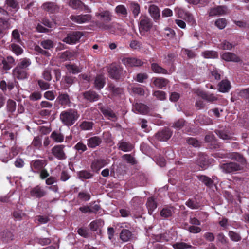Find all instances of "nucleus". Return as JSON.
<instances>
[{
  "label": "nucleus",
  "mask_w": 249,
  "mask_h": 249,
  "mask_svg": "<svg viewBox=\"0 0 249 249\" xmlns=\"http://www.w3.org/2000/svg\"><path fill=\"white\" fill-rule=\"evenodd\" d=\"M151 68L154 72L162 74L167 73V70L162 68L156 63H152L151 65Z\"/></svg>",
  "instance_id": "a18cd8bd"
},
{
  "label": "nucleus",
  "mask_w": 249,
  "mask_h": 249,
  "mask_svg": "<svg viewBox=\"0 0 249 249\" xmlns=\"http://www.w3.org/2000/svg\"><path fill=\"white\" fill-rule=\"evenodd\" d=\"M74 148L80 153H83L87 150V146L81 142L76 143Z\"/></svg>",
  "instance_id": "4d7b16f0"
},
{
  "label": "nucleus",
  "mask_w": 249,
  "mask_h": 249,
  "mask_svg": "<svg viewBox=\"0 0 249 249\" xmlns=\"http://www.w3.org/2000/svg\"><path fill=\"white\" fill-rule=\"evenodd\" d=\"M13 215L15 220L16 221H20L26 216V213L20 210L14 211L13 213Z\"/></svg>",
  "instance_id": "4c0bfd02"
},
{
  "label": "nucleus",
  "mask_w": 249,
  "mask_h": 249,
  "mask_svg": "<svg viewBox=\"0 0 249 249\" xmlns=\"http://www.w3.org/2000/svg\"><path fill=\"white\" fill-rule=\"evenodd\" d=\"M198 95L202 99H204L209 102L213 103L218 100L217 95L214 94L208 93L203 91H200L198 93Z\"/></svg>",
  "instance_id": "2eb2a0df"
},
{
  "label": "nucleus",
  "mask_w": 249,
  "mask_h": 249,
  "mask_svg": "<svg viewBox=\"0 0 249 249\" xmlns=\"http://www.w3.org/2000/svg\"><path fill=\"white\" fill-rule=\"evenodd\" d=\"M15 60L11 56H8L6 59L2 61L3 69L6 70H10L14 64Z\"/></svg>",
  "instance_id": "473e14b6"
},
{
  "label": "nucleus",
  "mask_w": 249,
  "mask_h": 249,
  "mask_svg": "<svg viewBox=\"0 0 249 249\" xmlns=\"http://www.w3.org/2000/svg\"><path fill=\"white\" fill-rule=\"evenodd\" d=\"M51 138L56 142H62L64 141V136L60 132L53 131L51 135Z\"/></svg>",
  "instance_id": "f704fd0d"
},
{
  "label": "nucleus",
  "mask_w": 249,
  "mask_h": 249,
  "mask_svg": "<svg viewBox=\"0 0 249 249\" xmlns=\"http://www.w3.org/2000/svg\"><path fill=\"white\" fill-rule=\"evenodd\" d=\"M174 249H185L192 247V246L184 242H177L173 245Z\"/></svg>",
  "instance_id": "3c124183"
},
{
  "label": "nucleus",
  "mask_w": 249,
  "mask_h": 249,
  "mask_svg": "<svg viewBox=\"0 0 249 249\" xmlns=\"http://www.w3.org/2000/svg\"><path fill=\"white\" fill-rule=\"evenodd\" d=\"M115 13L123 17H126L127 16V10L124 5H119L115 8Z\"/></svg>",
  "instance_id": "72a5a7b5"
},
{
  "label": "nucleus",
  "mask_w": 249,
  "mask_h": 249,
  "mask_svg": "<svg viewBox=\"0 0 249 249\" xmlns=\"http://www.w3.org/2000/svg\"><path fill=\"white\" fill-rule=\"evenodd\" d=\"M79 177L81 179H88L91 178L93 177V175L89 172L84 170L79 172Z\"/></svg>",
  "instance_id": "052dcab7"
},
{
  "label": "nucleus",
  "mask_w": 249,
  "mask_h": 249,
  "mask_svg": "<svg viewBox=\"0 0 249 249\" xmlns=\"http://www.w3.org/2000/svg\"><path fill=\"white\" fill-rule=\"evenodd\" d=\"M172 135V131L168 128H166L159 131L155 135L156 138L160 141H167Z\"/></svg>",
  "instance_id": "9b49d317"
},
{
  "label": "nucleus",
  "mask_w": 249,
  "mask_h": 249,
  "mask_svg": "<svg viewBox=\"0 0 249 249\" xmlns=\"http://www.w3.org/2000/svg\"><path fill=\"white\" fill-rule=\"evenodd\" d=\"M79 115L74 109H70L62 111L60 115V119L62 123L67 126L73 125L78 120Z\"/></svg>",
  "instance_id": "f03ea898"
},
{
  "label": "nucleus",
  "mask_w": 249,
  "mask_h": 249,
  "mask_svg": "<svg viewBox=\"0 0 249 249\" xmlns=\"http://www.w3.org/2000/svg\"><path fill=\"white\" fill-rule=\"evenodd\" d=\"M82 36V33L75 32L72 34H68L67 36L63 39V41L69 44H75L79 41Z\"/></svg>",
  "instance_id": "9d476101"
},
{
  "label": "nucleus",
  "mask_w": 249,
  "mask_h": 249,
  "mask_svg": "<svg viewBox=\"0 0 249 249\" xmlns=\"http://www.w3.org/2000/svg\"><path fill=\"white\" fill-rule=\"evenodd\" d=\"M94 84L95 88L98 90H100L103 88L105 85L104 76L102 75H97L95 78Z\"/></svg>",
  "instance_id": "5701e85b"
},
{
  "label": "nucleus",
  "mask_w": 249,
  "mask_h": 249,
  "mask_svg": "<svg viewBox=\"0 0 249 249\" xmlns=\"http://www.w3.org/2000/svg\"><path fill=\"white\" fill-rule=\"evenodd\" d=\"M130 47L132 49L140 50L142 48V44L140 42L134 40L130 42Z\"/></svg>",
  "instance_id": "e2e57ef3"
},
{
  "label": "nucleus",
  "mask_w": 249,
  "mask_h": 249,
  "mask_svg": "<svg viewBox=\"0 0 249 249\" xmlns=\"http://www.w3.org/2000/svg\"><path fill=\"white\" fill-rule=\"evenodd\" d=\"M233 47V45L225 40L219 45L220 48L223 50H231Z\"/></svg>",
  "instance_id": "774afa93"
},
{
  "label": "nucleus",
  "mask_w": 249,
  "mask_h": 249,
  "mask_svg": "<svg viewBox=\"0 0 249 249\" xmlns=\"http://www.w3.org/2000/svg\"><path fill=\"white\" fill-rule=\"evenodd\" d=\"M202 55L205 58H215L218 57L217 53L213 51H205L202 53Z\"/></svg>",
  "instance_id": "c03bdc74"
},
{
  "label": "nucleus",
  "mask_w": 249,
  "mask_h": 249,
  "mask_svg": "<svg viewBox=\"0 0 249 249\" xmlns=\"http://www.w3.org/2000/svg\"><path fill=\"white\" fill-rule=\"evenodd\" d=\"M13 73L14 76L18 79H25L27 76V70L18 66L13 70Z\"/></svg>",
  "instance_id": "dca6fc26"
},
{
  "label": "nucleus",
  "mask_w": 249,
  "mask_h": 249,
  "mask_svg": "<svg viewBox=\"0 0 249 249\" xmlns=\"http://www.w3.org/2000/svg\"><path fill=\"white\" fill-rule=\"evenodd\" d=\"M70 19L73 22L78 24H83L89 22L91 19V16L89 14L80 15H71Z\"/></svg>",
  "instance_id": "6e6552de"
},
{
  "label": "nucleus",
  "mask_w": 249,
  "mask_h": 249,
  "mask_svg": "<svg viewBox=\"0 0 249 249\" xmlns=\"http://www.w3.org/2000/svg\"><path fill=\"white\" fill-rule=\"evenodd\" d=\"M57 100L62 106H70V97L67 93H60Z\"/></svg>",
  "instance_id": "393cba45"
},
{
  "label": "nucleus",
  "mask_w": 249,
  "mask_h": 249,
  "mask_svg": "<svg viewBox=\"0 0 249 249\" xmlns=\"http://www.w3.org/2000/svg\"><path fill=\"white\" fill-rule=\"evenodd\" d=\"M229 157L243 163L245 162V160L243 156L238 153L235 152L229 154Z\"/></svg>",
  "instance_id": "de8ad7c7"
},
{
  "label": "nucleus",
  "mask_w": 249,
  "mask_h": 249,
  "mask_svg": "<svg viewBox=\"0 0 249 249\" xmlns=\"http://www.w3.org/2000/svg\"><path fill=\"white\" fill-rule=\"evenodd\" d=\"M108 163V161L106 160L103 159H96L92 162L91 168L93 171L97 172Z\"/></svg>",
  "instance_id": "f8f14e48"
},
{
  "label": "nucleus",
  "mask_w": 249,
  "mask_h": 249,
  "mask_svg": "<svg viewBox=\"0 0 249 249\" xmlns=\"http://www.w3.org/2000/svg\"><path fill=\"white\" fill-rule=\"evenodd\" d=\"M93 125V122L84 121L80 124L79 127L83 130H90L92 129Z\"/></svg>",
  "instance_id": "a19ab883"
},
{
  "label": "nucleus",
  "mask_w": 249,
  "mask_h": 249,
  "mask_svg": "<svg viewBox=\"0 0 249 249\" xmlns=\"http://www.w3.org/2000/svg\"><path fill=\"white\" fill-rule=\"evenodd\" d=\"M16 108V103L12 100H8L7 102V109L8 112H13Z\"/></svg>",
  "instance_id": "6e6d98bb"
},
{
  "label": "nucleus",
  "mask_w": 249,
  "mask_h": 249,
  "mask_svg": "<svg viewBox=\"0 0 249 249\" xmlns=\"http://www.w3.org/2000/svg\"><path fill=\"white\" fill-rule=\"evenodd\" d=\"M32 145L37 149H40L42 146V138L40 136L34 137Z\"/></svg>",
  "instance_id": "49530a36"
},
{
  "label": "nucleus",
  "mask_w": 249,
  "mask_h": 249,
  "mask_svg": "<svg viewBox=\"0 0 249 249\" xmlns=\"http://www.w3.org/2000/svg\"><path fill=\"white\" fill-rule=\"evenodd\" d=\"M51 70L50 68H46L42 73V76L43 78L48 81H50L52 79V75L51 74Z\"/></svg>",
  "instance_id": "338daca9"
},
{
  "label": "nucleus",
  "mask_w": 249,
  "mask_h": 249,
  "mask_svg": "<svg viewBox=\"0 0 249 249\" xmlns=\"http://www.w3.org/2000/svg\"><path fill=\"white\" fill-rule=\"evenodd\" d=\"M42 7L44 10L51 13L58 10V7L53 2H46L42 5Z\"/></svg>",
  "instance_id": "bb28decb"
},
{
  "label": "nucleus",
  "mask_w": 249,
  "mask_h": 249,
  "mask_svg": "<svg viewBox=\"0 0 249 249\" xmlns=\"http://www.w3.org/2000/svg\"><path fill=\"white\" fill-rule=\"evenodd\" d=\"M46 191L39 185L32 187L30 190V195L33 197L40 198L46 195Z\"/></svg>",
  "instance_id": "39448f33"
},
{
  "label": "nucleus",
  "mask_w": 249,
  "mask_h": 249,
  "mask_svg": "<svg viewBox=\"0 0 249 249\" xmlns=\"http://www.w3.org/2000/svg\"><path fill=\"white\" fill-rule=\"evenodd\" d=\"M153 95L160 100H164L166 99V93L165 92L161 90H157L153 93Z\"/></svg>",
  "instance_id": "13d9d810"
},
{
  "label": "nucleus",
  "mask_w": 249,
  "mask_h": 249,
  "mask_svg": "<svg viewBox=\"0 0 249 249\" xmlns=\"http://www.w3.org/2000/svg\"><path fill=\"white\" fill-rule=\"evenodd\" d=\"M102 139L98 136L92 137L87 140V145L89 147L94 148L99 146L102 142Z\"/></svg>",
  "instance_id": "f3484780"
},
{
  "label": "nucleus",
  "mask_w": 249,
  "mask_h": 249,
  "mask_svg": "<svg viewBox=\"0 0 249 249\" xmlns=\"http://www.w3.org/2000/svg\"><path fill=\"white\" fill-rule=\"evenodd\" d=\"M5 4L10 10L17 11L19 8L18 2L16 0H6Z\"/></svg>",
  "instance_id": "58836bf2"
},
{
  "label": "nucleus",
  "mask_w": 249,
  "mask_h": 249,
  "mask_svg": "<svg viewBox=\"0 0 249 249\" xmlns=\"http://www.w3.org/2000/svg\"><path fill=\"white\" fill-rule=\"evenodd\" d=\"M146 205L148 209L149 214L151 215L152 214L154 211L157 207V203L153 197H150L148 198Z\"/></svg>",
  "instance_id": "aec40b11"
},
{
  "label": "nucleus",
  "mask_w": 249,
  "mask_h": 249,
  "mask_svg": "<svg viewBox=\"0 0 249 249\" xmlns=\"http://www.w3.org/2000/svg\"><path fill=\"white\" fill-rule=\"evenodd\" d=\"M118 145L119 148L124 152L130 151L134 147L131 143L126 142H120L118 143Z\"/></svg>",
  "instance_id": "c85d7f7f"
},
{
  "label": "nucleus",
  "mask_w": 249,
  "mask_h": 249,
  "mask_svg": "<svg viewBox=\"0 0 249 249\" xmlns=\"http://www.w3.org/2000/svg\"><path fill=\"white\" fill-rule=\"evenodd\" d=\"M148 11L151 16L154 20H158L160 17L159 8L155 5H151L149 7Z\"/></svg>",
  "instance_id": "b1692460"
},
{
  "label": "nucleus",
  "mask_w": 249,
  "mask_h": 249,
  "mask_svg": "<svg viewBox=\"0 0 249 249\" xmlns=\"http://www.w3.org/2000/svg\"><path fill=\"white\" fill-rule=\"evenodd\" d=\"M153 23L151 20L148 17H143L141 18L139 24V29L141 34H144L149 31L152 28Z\"/></svg>",
  "instance_id": "7ed1b4c3"
},
{
  "label": "nucleus",
  "mask_w": 249,
  "mask_h": 249,
  "mask_svg": "<svg viewBox=\"0 0 249 249\" xmlns=\"http://www.w3.org/2000/svg\"><path fill=\"white\" fill-rule=\"evenodd\" d=\"M47 164V161L45 160H33L30 162L31 170L34 173H39Z\"/></svg>",
  "instance_id": "20e7f679"
},
{
  "label": "nucleus",
  "mask_w": 249,
  "mask_h": 249,
  "mask_svg": "<svg viewBox=\"0 0 249 249\" xmlns=\"http://www.w3.org/2000/svg\"><path fill=\"white\" fill-rule=\"evenodd\" d=\"M168 81L162 78H157L153 81V84L155 86L159 88L162 89L166 87L168 83Z\"/></svg>",
  "instance_id": "2f4dec72"
},
{
  "label": "nucleus",
  "mask_w": 249,
  "mask_h": 249,
  "mask_svg": "<svg viewBox=\"0 0 249 249\" xmlns=\"http://www.w3.org/2000/svg\"><path fill=\"white\" fill-rule=\"evenodd\" d=\"M131 232L127 229H123L120 233V239L124 242L128 241L132 237Z\"/></svg>",
  "instance_id": "7c9ffc66"
},
{
  "label": "nucleus",
  "mask_w": 249,
  "mask_h": 249,
  "mask_svg": "<svg viewBox=\"0 0 249 249\" xmlns=\"http://www.w3.org/2000/svg\"><path fill=\"white\" fill-rule=\"evenodd\" d=\"M31 64V60L27 58L21 59L20 62L18 64L17 66L21 69L28 70V67Z\"/></svg>",
  "instance_id": "37998d69"
},
{
  "label": "nucleus",
  "mask_w": 249,
  "mask_h": 249,
  "mask_svg": "<svg viewBox=\"0 0 249 249\" xmlns=\"http://www.w3.org/2000/svg\"><path fill=\"white\" fill-rule=\"evenodd\" d=\"M130 7L134 17L136 18L140 13V5L135 2H131L130 3Z\"/></svg>",
  "instance_id": "c9c22d12"
},
{
  "label": "nucleus",
  "mask_w": 249,
  "mask_h": 249,
  "mask_svg": "<svg viewBox=\"0 0 249 249\" xmlns=\"http://www.w3.org/2000/svg\"><path fill=\"white\" fill-rule=\"evenodd\" d=\"M229 236L231 239L234 242L239 241L241 239L240 235L238 233L233 231H230L229 232Z\"/></svg>",
  "instance_id": "680f3d73"
},
{
  "label": "nucleus",
  "mask_w": 249,
  "mask_h": 249,
  "mask_svg": "<svg viewBox=\"0 0 249 249\" xmlns=\"http://www.w3.org/2000/svg\"><path fill=\"white\" fill-rule=\"evenodd\" d=\"M221 58L222 59L226 61H233L237 62L240 61V58L234 53L225 52L221 55Z\"/></svg>",
  "instance_id": "412c9836"
},
{
  "label": "nucleus",
  "mask_w": 249,
  "mask_h": 249,
  "mask_svg": "<svg viewBox=\"0 0 249 249\" xmlns=\"http://www.w3.org/2000/svg\"><path fill=\"white\" fill-rule=\"evenodd\" d=\"M82 2L79 0H70L69 5L74 9H77L81 7Z\"/></svg>",
  "instance_id": "0e129e2a"
},
{
  "label": "nucleus",
  "mask_w": 249,
  "mask_h": 249,
  "mask_svg": "<svg viewBox=\"0 0 249 249\" xmlns=\"http://www.w3.org/2000/svg\"><path fill=\"white\" fill-rule=\"evenodd\" d=\"M122 63L126 67H138L143 64L141 59L135 57H124L122 59Z\"/></svg>",
  "instance_id": "1a4fd4ad"
},
{
  "label": "nucleus",
  "mask_w": 249,
  "mask_h": 249,
  "mask_svg": "<svg viewBox=\"0 0 249 249\" xmlns=\"http://www.w3.org/2000/svg\"><path fill=\"white\" fill-rule=\"evenodd\" d=\"M64 147L65 146L63 145H58L54 146L52 149L53 155L58 160L66 159L67 156L64 151Z\"/></svg>",
  "instance_id": "0eeeda50"
},
{
  "label": "nucleus",
  "mask_w": 249,
  "mask_h": 249,
  "mask_svg": "<svg viewBox=\"0 0 249 249\" xmlns=\"http://www.w3.org/2000/svg\"><path fill=\"white\" fill-rule=\"evenodd\" d=\"M121 71L122 69L119 66L112 65L108 71L109 75L113 79H119Z\"/></svg>",
  "instance_id": "4468645a"
},
{
  "label": "nucleus",
  "mask_w": 249,
  "mask_h": 249,
  "mask_svg": "<svg viewBox=\"0 0 249 249\" xmlns=\"http://www.w3.org/2000/svg\"><path fill=\"white\" fill-rule=\"evenodd\" d=\"M95 16L104 22H97V26L102 30H108L111 33H114L115 31L112 29L115 26V24L112 23L108 24L112 20V14L108 10H99V12H96Z\"/></svg>",
  "instance_id": "f257e3e1"
},
{
  "label": "nucleus",
  "mask_w": 249,
  "mask_h": 249,
  "mask_svg": "<svg viewBox=\"0 0 249 249\" xmlns=\"http://www.w3.org/2000/svg\"><path fill=\"white\" fill-rule=\"evenodd\" d=\"M196 122L202 125H209L212 124V120L210 118L200 115L196 119Z\"/></svg>",
  "instance_id": "cd10ccee"
},
{
  "label": "nucleus",
  "mask_w": 249,
  "mask_h": 249,
  "mask_svg": "<svg viewBox=\"0 0 249 249\" xmlns=\"http://www.w3.org/2000/svg\"><path fill=\"white\" fill-rule=\"evenodd\" d=\"M230 88V83L227 80H222L219 84V90L221 92H228Z\"/></svg>",
  "instance_id": "c756f323"
},
{
  "label": "nucleus",
  "mask_w": 249,
  "mask_h": 249,
  "mask_svg": "<svg viewBox=\"0 0 249 249\" xmlns=\"http://www.w3.org/2000/svg\"><path fill=\"white\" fill-rule=\"evenodd\" d=\"M221 169L223 172L230 173L240 170L242 167L237 163L230 162L221 165Z\"/></svg>",
  "instance_id": "423d86ee"
},
{
  "label": "nucleus",
  "mask_w": 249,
  "mask_h": 249,
  "mask_svg": "<svg viewBox=\"0 0 249 249\" xmlns=\"http://www.w3.org/2000/svg\"><path fill=\"white\" fill-rule=\"evenodd\" d=\"M215 25L219 29H223L227 25V20L224 18H219L215 21Z\"/></svg>",
  "instance_id": "864d4df0"
},
{
  "label": "nucleus",
  "mask_w": 249,
  "mask_h": 249,
  "mask_svg": "<svg viewBox=\"0 0 249 249\" xmlns=\"http://www.w3.org/2000/svg\"><path fill=\"white\" fill-rule=\"evenodd\" d=\"M11 46L12 51L17 55L21 54L22 53L23 50L19 46L16 44H12Z\"/></svg>",
  "instance_id": "69168bd1"
},
{
  "label": "nucleus",
  "mask_w": 249,
  "mask_h": 249,
  "mask_svg": "<svg viewBox=\"0 0 249 249\" xmlns=\"http://www.w3.org/2000/svg\"><path fill=\"white\" fill-rule=\"evenodd\" d=\"M174 212L173 207L166 206L160 211V215L163 219L171 217Z\"/></svg>",
  "instance_id": "a211bd4d"
},
{
  "label": "nucleus",
  "mask_w": 249,
  "mask_h": 249,
  "mask_svg": "<svg viewBox=\"0 0 249 249\" xmlns=\"http://www.w3.org/2000/svg\"><path fill=\"white\" fill-rule=\"evenodd\" d=\"M83 96L85 99L89 102L96 101L99 99V95L95 91L91 90L84 92Z\"/></svg>",
  "instance_id": "6ab92c4d"
},
{
  "label": "nucleus",
  "mask_w": 249,
  "mask_h": 249,
  "mask_svg": "<svg viewBox=\"0 0 249 249\" xmlns=\"http://www.w3.org/2000/svg\"><path fill=\"white\" fill-rule=\"evenodd\" d=\"M99 108L106 117H107L108 119L112 120V121H115L116 120L115 114L110 108L103 107H99Z\"/></svg>",
  "instance_id": "4be33fe9"
},
{
  "label": "nucleus",
  "mask_w": 249,
  "mask_h": 249,
  "mask_svg": "<svg viewBox=\"0 0 249 249\" xmlns=\"http://www.w3.org/2000/svg\"><path fill=\"white\" fill-rule=\"evenodd\" d=\"M66 67L67 70L73 74H76L82 71V69L75 64H68Z\"/></svg>",
  "instance_id": "79ce46f5"
},
{
  "label": "nucleus",
  "mask_w": 249,
  "mask_h": 249,
  "mask_svg": "<svg viewBox=\"0 0 249 249\" xmlns=\"http://www.w3.org/2000/svg\"><path fill=\"white\" fill-rule=\"evenodd\" d=\"M184 18L191 25L195 26L196 25V20L191 14L186 12Z\"/></svg>",
  "instance_id": "5fc2aeb1"
},
{
  "label": "nucleus",
  "mask_w": 249,
  "mask_h": 249,
  "mask_svg": "<svg viewBox=\"0 0 249 249\" xmlns=\"http://www.w3.org/2000/svg\"><path fill=\"white\" fill-rule=\"evenodd\" d=\"M73 57L74 54L72 53L67 51L61 54L60 58L63 61H67L72 59Z\"/></svg>",
  "instance_id": "603ef678"
},
{
  "label": "nucleus",
  "mask_w": 249,
  "mask_h": 249,
  "mask_svg": "<svg viewBox=\"0 0 249 249\" xmlns=\"http://www.w3.org/2000/svg\"><path fill=\"white\" fill-rule=\"evenodd\" d=\"M216 133L221 139L223 140H229L232 138L231 134L227 130H216Z\"/></svg>",
  "instance_id": "e433bc0d"
},
{
  "label": "nucleus",
  "mask_w": 249,
  "mask_h": 249,
  "mask_svg": "<svg viewBox=\"0 0 249 249\" xmlns=\"http://www.w3.org/2000/svg\"><path fill=\"white\" fill-rule=\"evenodd\" d=\"M40 45L45 49H51L54 46V43L53 41L49 39L43 40L40 43Z\"/></svg>",
  "instance_id": "8fccbe9b"
},
{
  "label": "nucleus",
  "mask_w": 249,
  "mask_h": 249,
  "mask_svg": "<svg viewBox=\"0 0 249 249\" xmlns=\"http://www.w3.org/2000/svg\"><path fill=\"white\" fill-rule=\"evenodd\" d=\"M78 198L83 201H88L90 199V195L89 193L81 191L78 194Z\"/></svg>",
  "instance_id": "bf43d9fd"
},
{
  "label": "nucleus",
  "mask_w": 249,
  "mask_h": 249,
  "mask_svg": "<svg viewBox=\"0 0 249 249\" xmlns=\"http://www.w3.org/2000/svg\"><path fill=\"white\" fill-rule=\"evenodd\" d=\"M197 178L200 181H202L207 186L210 187L213 184V181L210 178H208V177L204 175H200L198 176Z\"/></svg>",
  "instance_id": "09e8293b"
},
{
  "label": "nucleus",
  "mask_w": 249,
  "mask_h": 249,
  "mask_svg": "<svg viewBox=\"0 0 249 249\" xmlns=\"http://www.w3.org/2000/svg\"><path fill=\"white\" fill-rule=\"evenodd\" d=\"M134 109H135L137 113L145 114L148 112V108L143 104L137 103L134 106L133 110Z\"/></svg>",
  "instance_id": "a878e982"
},
{
  "label": "nucleus",
  "mask_w": 249,
  "mask_h": 249,
  "mask_svg": "<svg viewBox=\"0 0 249 249\" xmlns=\"http://www.w3.org/2000/svg\"><path fill=\"white\" fill-rule=\"evenodd\" d=\"M10 28V24L8 20L3 18H0V34Z\"/></svg>",
  "instance_id": "ea45409f"
},
{
  "label": "nucleus",
  "mask_w": 249,
  "mask_h": 249,
  "mask_svg": "<svg viewBox=\"0 0 249 249\" xmlns=\"http://www.w3.org/2000/svg\"><path fill=\"white\" fill-rule=\"evenodd\" d=\"M228 13V9L226 6H218L212 8L209 11L210 16H216L225 15Z\"/></svg>",
  "instance_id": "ddd939ff"
}]
</instances>
